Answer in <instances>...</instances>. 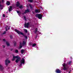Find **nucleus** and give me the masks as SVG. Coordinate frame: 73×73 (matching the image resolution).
I'll list each match as a JSON object with an SVG mask.
<instances>
[{
    "label": "nucleus",
    "instance_id": "1",
    "mask_svg": "<svg viewBox=\"0 0 73 73\" xmlns=\"http://www.w3.org/2000/svg\"><path fill=\"white\" fill-rule=\"evenodd\" d=\"M26 44V42L24 41H23V43H20V45H19V48H21L23 47V46L25 45Z\"/></svg>",
    "mask_w": 73,
    "mask_h": 73
},
{
    "label": "nucleus",
    "instance_id": "2",
    "mask_svg": "<svg viewBox=\"0 0 73 73\" xmlns=\"http://www.w3.org/2000/svg\"><path fill=\"white\" fill-rule=\"evenodd\" d=\"M63 66H64V68H63V70H66L68 69V68H67V64H65V63H64L62 64Z\"/></svg>",
    "mask_w": 73,
    "mask_h": 73
},
{
    "label": "nucleus",
    "instance_id": "3",
    "mask_svg": "<svg viewBox=\"0 0 73 73\" xmlns=\"http://www.w3.org/2000/svg\"><path fill=\"white\" fill-rule=\"evenodd\" d=\"M15 31L16 32H17L18 35H22V36H24V34L22 33L20 31H19L18 30L16 29H15Z\"/></svg>",
    "mask_w": 73,
    "mask_h": 73
},
{
    "label": "nucleus",
    "instance_id": "4",
    "mask_svg": "<svg viewBox=\"0 0 73 73\" xmlns=\"http://www.w3.org/2000/svg\"><path fill=\"white\" fill-rule=\"evenodd\" d=\"M36 17H38L39 19H42V15L41 14H36Z\"/></svg>",
    "mask_w": 73,
    "mask_h": 73
},
{
    "label": "nucleus",
    "instance_id": "5",
    "mask_svg": "<svg viewBox=\"0 0 73 73\" xmlns=\"http://www.w3.org/2000/svg\"><path fill=\"white\" fill-rule=\"evenodd\" d=\"M5 62L6 65H7L8 64L10 63V62H11L10 60H8L7 59L5 61Z\"/></svg>",
    "mask_w": 73,
    "mask_h": 73
},
{
    "label": "nucleus",
    "instance_id": "6",
    "mask_svg": "<svg viewBox=\"0 0 73 73\" xmlns=\"http://www.w3.org/2000/svg\"><path fill=\"white\" fill-rule=\"evenodd\" d=\"M17 60H16V62L17 63L20 60V58L19 57V56H17Z\"/></svg>",
    "mask_w": 73,
    "mask_h": 73
},
{
    "label": "nucleus",
    "instance_id": "7",
    "mask_svg": "<svg viewBox=\"0 0 73 73\" xmlns=\"http://www.w3.org/2000/svg\"><path fill=\"white\" fill-rule=\"evenodd\" d=\"M21 65L22 64H24V63H25V59H24V58H22V59L21 61Z\"/></svg>",
    "mask_w": 73,
    "mask_h": 73
},
{
    "label": "nucleus",
    "instance_id": "8",
    "mask_svg": "<svg viewBox=\"0 0 73 73\" xmlns=\"http://www.w3.org/2000/svg\"><path fill=\"white\" fill-rule=\"evenodd\" d=\"M29 23H25V27L26 28H28V27H29Z\"/></svg>",
    "mask_w": 73,
    "mask_h": 73
},
{
    "label": "nucleus",
    "instance_id": "9",
    "mask_svg": "<svg viewBox=\"0 0 73 73\" xmlns=\"http://www.w3.org/2000/svg\"><path fill=\"white\" fill-rule=\"evenodd\" d=\"M17 56H13V58L12 59V60L14 61V60H15V58H17Z\"/></svg>",
    "mask_w": 73,
    "mask_h": 73
},
{
    "label": "nucleus",
    "instance_id": "10",
    "mask_svg": "<svg viewBox=\"0 0 73 73\" xmlns=\"http://www.w3.org/2000/svg\"><path fill=\"white\" fill-rule=\"evenodd\" d=\"M56 72L57 73H59L61 72V70L59 69H57L56 70Z\"/></svg>",
    "mask_w": 73,
    "mask_h": 73
},
{
    "label": "nucleus",
    "instance_id": "11",
    "mask_svg": "<svg viewBox=\"0 0 73 73\" xmlns=\"http://www.w3.org/2000/svg\"><path fill=\"white\" fill-rule=\"evenodd\" d=\"M9 12H11V11H12V7L11 6H10V7L9 9Z\"/></svg>",
    "mask_w": 73,
    "mask_h": 73
},
{
    "label": "nucleus",
    "instance_id": "12",
    "mask_svg": "<svg viewBox=\"0 0 73 73\" xmlns=\"http://www.w3.org/2000/svg\"><path fill=\"white\" fill-rule=\"evenodd\" d=\"M6 43L7 46H10V44H9V43L8 42H6Z\"/></svg>",
    "mask_w": 73,
    "mask_h": 73
},
{
    "label": "nucleus",
    "instance_id": "13",
    "mask_svg": "<svg viewBox=\"0 0 73 73\" xmlns=\"http://www.w3.org/2000/svg\"><path fill=\"white\" fill-rule=\"evenodd\" d=\"M3 66L0 64V70H2L3 69Z\"/></svg>",
    "mask_w": 73,
    "mask_h": 73
},
{
    "label": "nucleus",
    "instance_id": "14",
    "mask_svg": "<svg viewBox=\"0 0 73 73\" xmlns=\"http://www.w3.org/2000/svg\"><path fill=\"white\" fill-rule=\"evenodd\" d=\"M19 5H20V3L18 2H17V4L16 5V6L17 7H19Z\"/></svg>",
    "mask_w": 73,
    "mask_h": 73
},
{
    "label": "nucleus",
    "instance_id": "15",
    "mask_svg": "<svg viewBox=\"0 0 73 73\" xmlns=\"http://www.w3.org/2000/svg\"><path fill=\"white\" fill-rule=\"evenodd\" d=\"M10 2H9V1H7V5H10Z\"/></svg>",
    "mask_w": 73,
    "mask_h": 73
},
{
    "label": "nucleus",
    "instance_id": "16",
    "mask_svg": "<svg viewBox=\"0 0 73 73\" xmlns=\"http://www.w3.org/2000/svg\"><path fill=\"white\" fill-rule=\"evenodd\" d=\"M35 12L36 13H39V12H40V10H35Z\"/></svg>",
    "mask_w": 73,
    "mask_h": 73
},
{
    "label": "nucleus",
    "instance_id": "17",
    "mask_svg": "<svg viewBox=\"0 0 73 73\" xmlns=\"http://www.w3.org/2000/svg\"><path fill=\"white\" fill-rule=\"evenodd\" d=\"M29 12V10L28 9L26 10L25 11V13H28Z\"/></svg>",
    "mask_w": 73,
    "mask_h": 73
},
{
    "label": "nucleus",
    "instance_id": "18",
    "mask_svg": "<svg viewBox=\"0 0 73 73\" xmlns=\"http://www.w3.org/2000/svg\"><path fill=\"white\" fill-rule=\"evenodd\" d=\"M24 50L23 49H22L21 50V52L22 54H23V53H24Z\"/></svg>",
    "mask_w": 73,
    "mask_h": 73
},
{
    "label": "nucleus",
    "instance_id": "19",
    "mask_svg": "<svg viewBox=\"0 0 73 73\" xmlns=\"http://www.w3.org/2000/svg\"><path fill=\"white\" fill-rule=\"evenodd\" d=\"M23 8V5H21L19 6V8L20 9H22Z\"/></svg>",
    "mask_w": 73,
    "mask_h": 73
},
{
    "label": "nucleus",
    "instance_id": "20",
    "mask_svg": "<svg viewBox=\"0 0 73 73\" xmlns=\"http://www.w3.org/2000/svg\"><path fill=\"white\" fill-rule=\"evenodd\" d=\"M24 31L25 32H26V33H27V32H28V31H27V30L26 29H24Z\"/></svg>",
    "mask_w": 73,
    "mask_h": 73
},
{
    "label": "nucleus",
    "instance_id": "21",
    "mask_svg": "<svg viewBox=\"0 0 73 73\" xmlns=\"http://www.w3.org/2000/svg\"><path fill=\"white\" fill-rule=\"evenodd\" d=\"M28 1H29L31 3H32V2H33V0H29Z\"/></svg>",
    "mask_w": 73,
    "mask_h": 73
},
{
    "label": "nucleus",
    "instance_id": "22",
    "mask_svg": "<svg viewBox=\"0 0 73 73\" xmlns=\"http://www.w3.org/2000/svg\"><path fill=\"white\" fill-rule=\"evenodd\" d=\"M15 52L16 53H18V50H15Z\"/></svg>",
    "mask_w": 73,
    "mask_h": 73
},
{
    "label": "nucleus",
    "instance_id": "23",
    "mask_svg": "<svg viewBox=\"0 0 73 73\" xmlns=\"http://www.w3.org/2000/svg\"><path fill=\"white\" fill-rule=\"evenodd\" d=\"M36 44H34L33 45V46L34 47L35 46V45H36Z\"/></svg>",
    "mask_w": 73,
    "mask_h": 73
},
{
    "label": "nucleus",
    "instance_id": "24",
    "mask_svg": "<svg viewBox=\"0 0 73 73\" xmlns=\"http://www.w3.org/2000/svg\"><path fill=\"white\" fill-rule=\"evenodd\" d=\"M72 63V61H70L68 63V65H70Z\"/></svg>",
    "mask_w": 73,
    "mask_h": 73
},
{
    "label": "nucleus",
    "instance_id": "25",
    "mask_svg": "<svg viewBox=\"0 0 73 73\" xmlns=\"http://www.w3.org/2000/svg\"><path fill=\"white\" fill-rule=\"evenodd\" d=\"M17 12L18 13H19V14H20V12L19 11H17Z\"/></svg>",
    "mask_w": 73,
    "mask_h": 73
},
{
    "label": "nucleus",
    "instance_id": "26",
    "mask_svg": "<svg viewBox=\"0 0 73 73\" xmlns=\"http://www.w3.org/2000/svg\"><path fill=\"white\" fill-rule=\"evenodd\" d=\"M10 38L11 39H13V37H12V36L10 35Z\"/></svg>",
    "mask_w": 73,
    "mask_h": 73
},
{
    "label": "nucleus",
    "instance_id": "27",
    "mask_svg": "<svg viewBox=\"0 0 73 73\" xmlns=\"http://www.w3.org/2000/svg\"><path fill=\"white\" fill-rule=\"evenodd\" d=\"M14 46H16V42H14Z\"/></svg>",
    "mask_w": 73,
    "mask_h": 73
},
{
    "label": "nucleus",
    "instance_id": "28",
    "mask_svg": "<svg viewBox=\"0 0 73 73\" xmlns=\"http://www.w3.org/2000/svg\"><path fill=\"white\" fill-rule=\"evenodd\" d=\"M23 17L25 19V20H26V18L25 17V16H24Z\"/></svg>",
    "mask_w": 73,
    "mask_h": 73
},
{
    "label": "nucleus",
    "instance_id": "29",
    "mask_svg": "<svg viewBox=\"0 0 73 73\" xmlns=\"http://www.w3.org/2000/svg\"><path fill=\"white\" fill-rule=\"evenodd\" d=\"M6 33V31H5L3 33V35H5V33Z\"/></svg>",
    "mask_w": 73,
    "mask_h": 73
},
{
    "label": "nucleus",
    "instance_id": "30",
    "mask_svg": "<svg viewBox=\"0 0 73 73\" xmlns=\"http://www.w3.org/2000/svg\"><path fill=\"white\" fill-rule=\"evenodd\" d=\"M25 38H26V39H27V38H28V37H27V36H25Z\"/></svg>",
    "mask_w": 73,
    "mask_h": 73
},
{
    "label": "nucleus",
    "instance_id": "31",
    "mask_svg": "<svg viewBox=\"0 0 73 73\" xmlns=\"http://www.w3.org/2000/svg\"><path fill=\"white\" fill-rule=\"evenodd\" d=\"M38 29L37 28H36V29H35V31H36V32H37V31H38Z\"/></svg>",
    "mask_w": 73,
    "mask_h": 73
},
{
    "label": "nucleus",
    "instance_id": "32",
    "mask_svg": "<svg viewBox=\"0 0 73 73\" xmlns=\"http://www.w3.org/2000/svg\"><path fill=\"white\" fill-rule=\"evenodd\" d=\"M3 17H5V14H3Z\"/></svg>",
    "mask_w": 73,
    "mask_h": 73
},
{
    "label": "nucleus",
    "instance_id": "33",
    "mask_svg": "<svg viewBox=\"0 0 73 73\" xmlns=\"http://www.w3.org/2000/svg\"><path fill=\"white\" fill-rule=\"evenodd\" d=\"M2 0V2L4 3V0Z\"/></svg>",
    "mask_w": 73,
    "mask_h": 73
},
{
    "label": "nucleus",
    "instance_id": "34",
    "mask_svg": "<svg viewBox=\"0 0 73 73\" xmlns=\"http://www.w3.org/2000/svg\"><path fill=\"white\" fill-rule=\"evenodd\" d=\"M0 7H3V6L2 5H0Z\"/></svg>",
    "mask_w": 73,
    "mask_h": 73
},
{
    "label": "nucleus",
    "instance_id": "35",
    "mask_svg": "<svg viewBox=\"0 0 73 73\" xmlns=\"http://www.w3.org/2000/svg\"><path fill=\"white\" fill-rule=\"evenodd\" d=\"M30 8H32V6H31L30 5Z\"/></svg>",
    "mask_w": 73,
    "mask_h": 73
},
{
    "label": "nucleus",
    "instance_id": "36",
    "mask_svg": "<svg viewBox=\"0 0 73 73\" xmlns=\"http://www.w3.org/2000/svg\"><path fill=\"white\" fill-rule=\"evenodd\" d=\"M3 41H5V39H3Z\"/></svg>",
    "mask_w": 73,
    "mask_h": 73
},
{
    "label": "nucleus",
    "instance_id": "37",
    "mask_svg": "<svg viewBox=\"0 0 73 73\" xmlns=\"http://www.w3.org/2000/svg\"><path fill=\"white\" fill-rule=\"evenodd\" d=\"M6 31H7V28H6Z\"/></svg>",
    "mask_w": 73,
    "mask_h": 73
},
{
    "label": "nucleus",
    "instance_id": "38",
    "mask_svg": "<svg viewBox=\"0 0 73 73\" xmlns=\"http://www.w3.org/2000/svg\"><path fill=\"white\" fill-rule=\"evenodd\" d=\"M3 48H5V46H3Z\"/></svg>",
    "mask_w": 73,
    "mask_h": 73
},
{
    "label": "nucleus",
    "instance_id": "39",
    "mask_svg": "<svg viewBox=\"0 0 73 73\" xmlns=\"http://www.w3.org/2000/svg\"><path fill=\"white\" fill-rule=\"evenodd\" d=\"M10 29V28H8V29Z\"/></svg>",
    "mask_w": 73,
    "mask_h": 73
},
{
    "label": "nucleus",
    "instance_id": "40",
    "mask_svg": "<svg viewBox=\"0 0 73 73\" xmlns=\"http://www.w3.org/2000/svg\"><path fill=\"white\" fill-rule=\"evenodd\" d=\"M13 50V49H11V50Z\"/></svg>",
    "mask_w": 73,
    "mask_h": 73
},
{
    "label": "nucleus",
    "instance_id": "41",
    "mask_svg": "<svg viewBox=\"0 0 73 73\" xmlns=\"http://www.w3.org/2000/svg\"><path fill=\"white\" fill-rule=\"evenodd\" d=\"M0 3H1V1H0Z\"/></svg>",
    "mask_w": 73,
    "mask_h": 73
},
{
    "label": "nucleus",
    "instance_id": "42",
    "mask_svg": "<svg viewBox=\"0 0 73 73\" xmlns=\"http://www.w3.org/2000/svg\"><path fill=\"white\" fill-rule=\"evenodd\" d=\"M67 68H69V67H68Z\"/></svg>",
    "mask_w": 73,
    "mask_h": 73
},
{
    "label": "nucleus",
    "instance_id": "43",
    "mask_svg": "<svg viewBox=\"0 0 73 73\" xmlns=\"http://www.w3.org/2000/svg\"><path fill=\"white\" fill-rule=\"evenodd\" d=\"M7 27H8V26H7Z\"/></svg>",
    "mask_w": 73,
    "mask_h": 73
},
{
    "label": "nucleus",
    "instance_id": "44",
    "mask_svg": "<svg viewBox=\"0 0 73 73\" xmlns=\"http://www.w3.org/2000/svg\"><path fill=\"white\" fill-rule=\"evenodd\" d=\"M70 73V72H69V73Z\"/></svg>",
    "mask_w": 73,
    "mask_h": 73
}]
</instances>
